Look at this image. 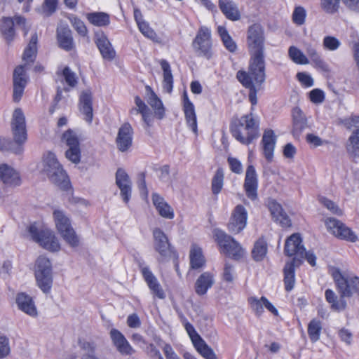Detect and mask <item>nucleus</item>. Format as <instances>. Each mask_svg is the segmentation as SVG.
Returning a JSON list of instances; mask_svg holds the SVG:
<instances>
[{"label":"nucleus","mask_w":359,"mask_h":359,"mask_svg":"<svg viewBox=\"0 0 359 359\" xmlns=\"http://www.w3.org/2000/svg\"><path fill=\"white\" fill-rule=\"evenodd\" d=\"M230 131L237 141L249 145L259 136V121L252 113L243 115L231 125Z\"/></svg>","instance_id":"obj_1"},{"label":"nucleus","mask_w":359,"mask_h":359,"mask_svg":"<svg viewBox=\"0 0 359 359\" xmlns=\"http://www.w3.org/2000/svg\"><path fill=\"white\" fill-rule=\"evenodd\" d=\"M42 171L60 189L68 190L70 188L69 179L55 154L48 151L44 154Z\"/></svg>","instance_id":"obj_2"},{"label":"nucleus","mask_w":359,"mask_h":359,"mask_svg":"<svg viewBox=\"0 0 359 359\" xmlns=\"http://www.w3.org/2000/svg\"><path fill=\"white\" fill-rule=\"evenodd\" d=\"M330 273L341 297H351L355 293L359 294V277L337 268H332Z\"/></svg>","instance_id":"obj_3"},{"label":"nucleus","mask_w":359,"mask_h":359,"mask_svg":"<svg viewBox=\"0 0 359 359\" xmlns=\"http://www.w3.org/2000/svg\"><path fill=\"white\" fill-rule=\"evenodd\" d=\"M213 237L221 253L235 260H240L245 257L246 254L245 249L238 242L223 231L219 229H215Z\"/></svg>","instance_id":"obj_4"},{"label":"nucleus","mask_w":359,"mask_h":359,"mask_svg":"<svg viewBox=\"0 0 359 359\" xmlns=\"http://www.w3.org/2000/svg\"><path fill=\"white\" fill-rule=\"evenodd\" d=\"M29 235L41 247L52 252L60 250L61 245L54 232L44 226H29Z\"/></svg>","instance_id":"obj_5"},{"label":"nucleus","mask_w":359,"mask_h":359,"mask_svg":"<svg viewBox=\"0 0 359 359\" xmlns=\"http://www.w3.org/2000/svg\"><path fill=\"white\" fill-rule=\"evenodd\" d=\"M36 285L43 293H49L53 285L52 266L50 260L43 256L37 258L34 265Z\"/></svg>","instance_id":"obj_6"},{"label":"nucleus","mask_w":359,"mask_h":359,"mask_svg":"<svg viewBox=\"0 0 359 359\" xmlns=\"http://www.w3.org/2000/svg\"><path fill=\"white\" fill-rule=\"evenodd\" d=\"M246 42L250 53H264V30L259 24H253L248 27Z\"/></svg>","instance_id":"obj_7"},{"label":"nucleus","mask_w":359,"mask_h":359,"mask_svg":"<svg viewBox=\"0 0 359 359\" xmlns=\"http://www.w3.org/2000/svg\"><path fill=\"white\" fill-rule=\"evenodd\" d=\"M211 32L206 27H201L193 41V47L198 55L209 59L212 56Z\"/></svg>","instance_id":"obj_8"},{"label":"nucleus","mask_w":359,"mask_h":359,"mask_svg":"<svg viewBox=\"0 0 359 359\" xmlns=\"http://www.w3.org/2000/svg\"><path fill=\"white\" fill-rule=\"evenodd\" d=\"M11 130L14 142L18 144H23L27 140V130L25 116L22 109L17 108L14 110L12 121Z\"/></svg>","instance_id":"obj_9"},{"label":"nucleus","mask_w":359,"mask_h":359,"mask_svg":"<svg viewBox=\"0 0 359 359\" xmlns=\"http://www.w3.org/2000/svg\"><path fill=\"white\" fill-rule=\"evenodd\" d=\"M249 72L247 73L254 83H263L265 81V62L264 53H250Z\"/></svg>","instance_id":"obj_10"},{"label":"nucleus","mask_w":359,"mask_h":359,"mask_svg":"<svg viewBox=\"0 0 359 359\" xmlns=\"http://www.w3.org/2000/svg\"><path fill=\"white\" fill-rule=\"evenodd\" d=\"M139 267L143 279L153 296L160 299H165V293L150 268L145 264H140Z\"/></svg>","instance_id":"obj_11"},{"label":"nucleus","mask_w":359,"mask_h":359,"mask_svg":"<svg viewBox=\"0 0 359 359\" xmlns=\"http://www.w3.org/2000/svg\"><path fill=\"white\" fill-rule=\"evenodd\" d=\"M304 247L302 244V238L299 233H294L290 236L285 242V252L290 257L294 256L291 262H301L304 257Z\"/></svg>","instance_id":"obj_12"},{"label":"nucleus","mask_w":359,"mask_h":359,"mask_svg":"<svg viewBox=\"0 0 359 359\" xmlns=\"http://www.w3.org/2000/svg\"><path fill=\"white\" fill-rule=\"evenodd\" d=\"M26 70L24 66H18L13 72V97L15 102H19L21 99L25 88L27 83V76L26 75Z\"/></svg>","instance_id":"obj_13"},{"label":"nucleus","mask_w":359,"mask_h":359,"mask_svg":"<svg viewBox=\"0 0 359 359\" xmlns=\"http://www.w3.org/2000/svg\"><path fill=\"white\" fill-rule=\"evenodd\" d=\"M133 135V129L129 123H125L119 128L116 138V144L120 151H127L131 147Z\"/></svg>","instance_id":"obj_14"},{"label":"nucleus","mask_w":359,"mask_h":359,"mask_svg":"<svg viewBox=\"0 0 359 359\" xmlns=\"http://www.w3.org/2000/svg\"><path fill=\"white\" fill-rule=\"evenodd\" d=\"M116 184L119 188L123 201L128 203L132 191V182L127 172L118 168L116 172Z\"/></svg>","instance_id":"obj_15"},{"label":"nucleus","mask_w":359,"mask_h":359,"mask_svg":"<svg viewBox=\"0 0 359 359\" xmlns=\"http://www.w3.org/2000/svg\"><path fill=\"white\" fill-rule=\"evenodd\" d=\"M154 248L159 254V260L163 261L170 256L171 250L165 233L158 228L154 230Z\"/></svg>","instance_id":"obj_16"},{"label":"nucleus","mask_w":359,"mask_h":359,"mask_svg":"<svg viewBox=\"0 0 359 359\" xmlns=\"http://www.w3.org/2000/svg\"><path fill=\"white\" fill-rule=\"evenodd\" d=\"M236 78L244 87L250 90L249 100L252 105H256L257 103V93L262 89V83H254L252 78L245 71H238Z\"/></svg>","instance_id":"obj_17"},{"label":"nucleus","mask_w":359,"mask_h":359,"mask_svg":"<svg viewBox=\"0 0 359 359\" xmlns=\"http://www.w3.org/2000/svg\"><path fill=\"white\" fill-rule=\"evenodd\" d=\"M276 144V135L271 129L265 130L261 141L263 155L268 162L273 158V151Z\"/></svg>","instance_id":"obj_18"},{"label":"nucleus","mask_w":359,"mask_h":359,"mask_svg":"<svg viewBox=\"0 0 359 359\" xmlns=\"http://www.w3.org/2000/svg\"><path fill=\"white\" fill-rule=\"evenodd\" d=\"M110 338L116 350L122 355H132L135 351L124 335L116 329L110 330Z\"/></svg>","instance_id":"obj_19"},{"label":"nucleus","mask_w":359,"mask_h":359,"mask_svg":"<svg viewBox=\"0 0 359 359\" xmlns=\"http://www.w3.org/2000/svg\"><path fill=\"white\" fill-rule=\"evenodd\" d=\"M16 24L25 28V19L21 16H15L13 19L11 18H3L0 25V30L7 41H11L15 35L13 26Z\"/></svg>","instance_id":"obj_20"},{"label":"nucleus","mask_w":359,"mask_h":359,"mask_svg":"<svg viewBox=\"0 0 359 359\" xmlns=\"http://www.w3.org/2000/svg\"><path fill=\"white\" fill-rule=\"evenodd\" d=\"M244 189L247 196L251 200L257 197V177L255 169L252 165H248L244 182Z\"/></svg>","instance_id":"obj_21"},{"label":"nucleus","mask_w":359,"mask_h":359,"mask_svg":"<svg viewBox=\"0 0 359 359\" xmlns=\"http://www.w3.org/2000/svg\"><path fill=\"white\" fill-rule=\"evenodd\" d=\"M15 303L18 309L25 313L31 317H36L37 316L36 307L29 295L24 292L18 293L15 297Z\"/></svg>","instance_id":"obj_22"},{"label":"nucleus","mask_w":359,"mask_h":359,"mask_svg":"<svg viewBox=\"0 0 359 359\" xmlns=\"http://www.w3.org/2000/svg\"><path fill=\"white\" fill-rule=\"evenodd\" d=\"M0 179L5 184L11 187L19 186L21 184L19 172L7 164L0 165Z\"/></svg>","instance_id":"obj_23"},{"label":"nucleus","mask_w":359,"mask_h":359,"mask_svg":"<svg viewBox=\"0 0 359 359\" xmlns=\"http://www.w3.org/2000/svg\"><path fill=\"white\" fill-rule=\"evenodd\" d=\"M215 282V274L210 271L201 273L195 283V292L198 295L202 296L207 293Z\"/></svg>","instance_id":"obj_24"},{"label":"nucleus","mask_w":359,"mask_h":359,"mask_svg":"<svg viewBox=\"0 0 359 359\" xmlns=\"http://www.w3.org/2000/svg\"><path fill=\"white\" fill-rule=\"evenodd\" d=\"M57 39L59 46L69 51L74 48L72 31L67 26H59L57 29Z\"/></svg>","instance_id":"obj_25"},{"label":"nucleus","mask_w":359,"mask_h":359,"mask_svg":"<svg viewBox=\"0 0 359 359\" xmlns=\"http://www.w3.org/2000/svg\"><path fill=\"white\" fill-rule=\"evenodd\" d=\"M351 126L355 127L348 139L346 146L348 151L353 156H359V116H354L351 119Z\"/></svg>","instance_id":"obj_26"},{"label":"nucleus","mask_w":359,"mask_h":359,"mask_svg":"<svg viewBox=\"0 0 359 359\" xmlns=\"http://www.w3.org/2000/svg\"><path fill=\"white\" fill-rule=\"evenodd\" d=\"M79 109L84 116V119L91 123L93 119L92 93L90 90H84L81 93L79 99Z\"/></svg>","instance_id":"obj_27"},{"label":"nucleus","mask_w":359,"mask_h":359,"mask_svg":"<svg viewBox=\"0 0 359 359\" xmlns=\"http://www.w3.org/2000/svg\"><path fill=\"white\" fill-rule=\"evenodd\" d=\"M58 231L65 242L71 248H76L81 245V238L72 226H59Z\"/></svg>","instance_id":"obj_28"},{"label":"nucleus","mask_w":359,"mask_h":359,"mask_svg":"<svg viewBox=\"0 0 359 359\" xmlns=\"http://www.w3.org/2000/svg\"><path fill=\"white\" fill-rule=\"evenodd\" d=\"M293 129L292 133L295 137H299L307 128L306 118L299 107H294L292 111Z\"/></svg>","instance_id":"obj_29"},{"label":"nucleus","mask_w":359,"mask_h":359,"mask_svg":"<svg viewBox=\"0 0 359 359\" xmlns=\"http://www.w3.org/2000/svg\"><path fill=\"white\" fill-rule=\"evenodd\" d=\"M219 7L222 13L230 20L240 19L241 14L237 5L232 0H219Z\"/></svg>","instance_id":"obj_30"},{"label":"nucleus","mask_w":359,"mask_h":359,"mask_svg":"<svg viewBox=\"0 0 359 359\" xmlns=\"http://www.w3.org/2000/svg\"><path fill=\"white\" fill-rule=\"evenodd\" d=\"M147 101L154 110L155 116L158 119H162L165 114V109L161 100L149 86L146 87Z\"/></svg>","instance_id":"obj_31"},{"label":"nucleus","mask_w":359,"mask_h":359,"mask_svg":"<svg viewBox=\"0 0 359 359\" xmlns=\"http://www.w3.org/2000/svg\"><path fill=\"white\" fill-rule=\"evenodd\" d=\"M327 231L334 236L351 242L356 241L355 233L348 226H327Z\"/></svg>","instance_id":"obj_32"},{"label":"nucleus","mask_w":359,"mask_h":359,"mask_svg":"<svg viewBox=\"0 0 359 359\" xmlns=\"http://www.w3.org/2000/svg\"><path fill=\"white\" fill-rule=\"evenodd\" d=\"M268 207L275 222L280 224H288L290 222L288 217L278 203L274 199H269Z\"/></svg>","instance_id":"obj_33"},{"label":"nucleus","mask_w":359,"mask_h":359,"mask_svg":"<svg viewBox=\"0 0 359 359\" xmlns=\"http://www.w3.org/2000/svg\"><path fill=\"white\" fill-rule=\"evenodd\" d=\"M184 112L188 126L195 134H197V119L194 106L187 97L184 100Z\"/></svg>","instance_id":"obj_34"},{"label":"nucleus","mask_w":359,"mask_h":359,"mask_svg":"<svg viewBox=\"0 0 359 359\" xmlns=\"http://www.w3.org/2000/svg\"><path fill=\"white\" fill-rule=\"evenodd\" d=\"M152 202L161 216L169 219L174 217L172 208L165 201L164 198L157 193L152 194Z\"/></svg>","instance_id":"obj_35"},{"label":"nucleus","mask_w":359,"mask_h":359,"mask_svg":"<svg viewBox=\"0 0 359 359\" xmlns=\"http://www.w3.org/2000/svg\"><path fill=\"white\" fill-rule=\"evenodd\" d=\"M189 259L191 268L194 269H201L205 264L202 248L196 244H192L191 246Z\"/></svg>","instance_id":"obj_36"},{"label":"nucleus","mask_w":359,"mask_h":359,"mask_svg":"<svg viewBox=\"0 0 359 359\" xmlns=\"http://www.w3.org/2000/svg\"><path fill=\"white\" fill-rule=\"evenodd\" d=\"M95 43L104 60L111 61L115 57L116 52L105 36L97 38Z\"/></svg>","instance_id":"obj_37"},{"label":"nucleus","mask_w":359,"mask_h":359,"mask_svg":"<svg viewBox=\"0 0 359 359\" xmlns=\"http://www.w3.org/2000/svg\"><path fill=\"white\" fill-rule=\"evenodd\" d=\"M306 52L310 58L309 61H311L314 67L323 71H328L327 64L323 60L320 54L313 45L307 44L306 46Z\"/></svg>","instance_id":"obj_38"},{"label":"nucleus","mask_w":359,"mask_h":359,"mask_svg":"<svg viewBox=\"0 0 359 359\" xmlns=\"http://www.w3.org/2000/svg\"><path fill=\"white\" fill-rule=\"evenodd\" d=\"M159 64L163 70V88L167 93H170L173 87V76L171 72V67L168 62L165 60H161Z\"/></svg>","instance_id":"obj_39"},{"label":"nucleus","mask_w":359,"mask_h":359,"mask_svg":"<svg viewBox=\"0 0 359 359\" xmlns=\"http://www.w3.org/2000/svg\"><path fill=\"white\" fill-rule=\"evenodd\" d=\"M36 44L37 36L36 34H34L32 36V38L22 55V61L24 62V65L22 66L25 67L26 65H30L34 61L37 51Z\"/></svg>","instance_id":"obj_40"},{"label":"nucleus","mask_w":359,"mask_h":359,"mask_svg":"<svg viewBox=\"0 0 359 359\" xmlns=\"http://www.w3.org/2000/svg\"><path fill=\"white\" fill-rule=\"evenodd\" d=\"M294 264L295 262H288L284 267V284L287 292L291 291L295 284Z\"/></svg>","instance_id":"obj_41"},{"label":"nucleus","mask_w":359,"mask_h":359,"mask_svg":"<svg viewBox=\"0 0 359 359\" xmlns=\"http://www.w3.org/2000/svg\"><path fill=\"white\" fill-rule=\"evenodd\" d=\"M325 295L327 302L330 304L332 309L341 311L346 309V302L344 299L345 297H341L338 299L335 293L330 289L325 290Z\"/></svg>","instance_id":"obj_42"},{"label":"nucleus","mask_w":359,"mask_h":359,"mask_svg":"<svg viewBox=\"0 0 359 359\" xmlns=\"http://www.w3.org/2000/svg\"><path fill=\"white\" fill-rule=\"evenodd\" d=\"M88 20L97 27L107 26L110 23L109 15L103 12H93L87 15Z\"/></svg>","instance_id":"obj_43"},{"label":"nucleus","mask_w":359,"mask_h":359,"mask_svg":"<svg viewBox=\"0 0 359 359\" xmlns=\"http://www.w3.org/2000/svg\"><path fill=\"white\" fill-rule=\"evenodd\" d=\"M267 253V244L263 238L258 239L252 250V256L254 260L259 262L264 259Z\"/></svg>","instance_id":"obj_44"},{"label":"nucleus","mask_w":359,"mask_h":359,"mask_svg":"<svg viewBox=\"0 0 359 359\" xmlns=\"http://www.w3.org/2000/svg\"><path fill=\"white\" fill-rule=\"evenodd\" d=\"M288 55L290 60L297 65H308L310 63L309 59L297 47L292 46L288 49Z\"/></svg>","instance_id":"obj_45"},{"label":"nucleus","mask_w":359,"mask_h":359,"mask_svg":"<svg viewBox=\"0 0 359 359\" xmlns=\"http://www.w3.org/2000/svg\"><path fill=\"white\" fill-rule=\"evenodd\" d=\"M342 0H320L321 11L327 15H334L339 11Z\"/></svg>","instance_id":"obj_46"},{"label":"nucleus","mask_w":359,"mask_h":359,"mask_svg":"<svg viewBox=\"0 0 359 359\" xmlns=\"http://www.w3.org/2000/svg\"><path fill=\"white\" fill-rule=\"evenodd\" d=\"M217 32L219 35L221 37V39L223 42L225 48L230 52L233 53L236 51L237 48V46L235 41L232 39L231 36L229 34L228 32L225 29V27L222 26H219L217 27Z\"/></svg>","instance_id":"obj_47"},{"label":"nucleus","mask_w":359,"mask_h":359,"mask_svg":"<svg viewBox=\"0 0 359 359\" xmlns=\"http://www.w3.org/2000/svg\"><path fill=\"white\" fill-rule=\"evenodd\" d=\"M194 346L205 359H217V356L214 351L203 339L194 344Z\"/></svg>","instance_id":"obj_48"},{"label":"nucleus","mask_w":359,"mask_h":359,"mask_svg":"<svg viewBox=\"0 0 359 359\" xmlns=\"http://www.w3.org/2000/svg\"><path fill=\"white\" fill-rule=\"evenodd\" d=\"M322 325L320 320L313 319L308 325V334L311 341L316 342L320 339Z\"/></svg>","instance_id":"obj_49"},{"label":"nucleus","mask_w":359,"mask_h":359,"mask_svg":"<svg viewBox=\"0 0 359 359\" xmlns=\"http://www.w3.org/2000/svg\"><path fill=\"white\" fill-rule=\"evenodd\" d=\"M224 184V171L218 168L212 180V191L213 194L217 195L222 190Z\"/></svg>","instance_id":"obj_50"},{"label":"nucleus","mask_w":359,"mask_h":359,"mask_svg":"<svg viewBox=\"0 0 359 359\" xmlns=\"http://www.w3.org/2000/svg\"><path fill=\"white\" fill-rule=\"evenodd\" d=\"M0 150H9L15 154H20L23 152L24 149L22 144L13 143L8 140L0 137Z\"/></svg>","instance_id":"obj_51"},{"label":"nucleus","mask_w":359,"mask_h":359,"mask_svg":"<svg viewBox=\"0 0 359 359\" xmlns=\"http://www.w3.org/2000/svg\"><path fill=\"white\" fill-rule=\"evenodd\" d=\"M248 218V212L245 208L238 205H237L233 213V219L236 224H245Z\"/></svg>","instance_id":"obj_52"},{"label":"nucleus","mask_w":359,"mask_h":359,"mask_svg":"<svg viewBox=\"0 0 359 359\" xmlns=\"http://www.w3.org/2000/svg\"><path fill=\"white\" fill-rule=\"evenodd\" d=\"M341 46V41L332 36H325L323 39V47L330 51L337 50Z\"/></svg>","instance_id":"obj_53"},{"label":"nucleus","mask_w":359,"mask_h":359,"mask_svg":"<svg viewBox=\"0 0 359 359\" xmlns=\"http://www.w3.org/2000/svg\"><path fill=\"white\" fill-rule=\"evenodd\" d=\"M62 140L68 147L80 146L76 134L72 130H68L64 133Z\"/></svg>","instance_id":"obj_54"},{"label":"nucleus","mask_w":359,"mask_h":359,"mask_svg":"<svg viewBox=\"0 0 359 359\" xmlns=\"http://www.w3.org/2000/svg\"><path fill=\"white\" fill-rule=\"evenodd\" d=\"M306 17V11L302 6H297L292 13V21L297 25H302L305 22Z\"/></svg>","instance_id":"obj_55"},{"label":"nucleus","mask_w":359,"mask_h":359,"mask_svg":"<svg viewBox=\"0 0 359 359\" xmlns=\"http://www.w3.org/2000/svg\"><path fill=\"white\" fill-rule=\"evenodd\" d=\"M248 302L251 309L256 313V314L261 315L264 312L265 297H262L260 299H258L257 297H252L248 299Z\"/></svg>","instance_id":"obj_56"},{"label":"nucleus","mask_w":359,"mask_h":359,"mask_svg":"<svg viewBox=\"0 0 359 359\" xmlns=\"http://www.w3.org/2000/svg\"><path fill=\"white\" fill-rule=\"evenodd\" d=\"M236 278V273L233 265L226 263L224 264L222 278L227 283H233Z\"/></svg>","instance_id":"obj_57"},{"label":"nucleus","mask_w":359,"mask_h":359,"mask_svg":"<svg viewBox=\"0 0 359 359\" xmlns=\"http://www.w3.org/2000/svg\"><path fill=\"white\" fill-rule=\"evenodd\" d=\"M138 29L140 32L147 38L152 40V41H156L157 40V35L156 32L154 31V29L150 27L148 22L146 21L143 22H140L138 25Z\"/></svg>","instance_id":"obj_58"},{"label":"nucleus","mask_w":359,"mask_h":359,"mask_svg":"<svg viewBox=\"0 0 359 359\" xmlns=\"http://www.w3.org/2000/svg\"><path fill=\"white\" fill-rule=\"evenodd\" d=\"M69 20L71 24L72 25L73 27L80 35L84 36L87 34V28L82 20H81L74 15L69 16Z\"/></svg>","instance_id":"obj_59"},{"label":"nucleus","mask_w":359,"mask_h":359,"mask_svg":"<svg viewBox=\"0 0 359 359\" xmlns=\"http://www.w3.org/2000/svg\"><path fill=\"white\" fill-rule=\"evenodd\" d=\"M65 156L69 161H70L73 163H79L81 161L80 146L69 147V149L65 152Z\"/></svg>","instance_id":"obj_60"},{"label":"nucleus","mask_w":359,"mask_h":359,"mask_svg":"<svg viewBox=\"0 0 359 359\" xmlns=\"http://www.w3.org/2000/svg\"><path fill=\"white\" fill-rule=\"evenodd\" d=\"M318 201L323 206H325L327 210H330L332 213L337 215H342V210L331 200L324 196H320L318 198Z\"/></svg>","instance_id":"obj_61"},{"label":"nucleus","mask_w":359,"mask_h":359,"mask_svg":"<svg viewBox=\"0 0 359 359\" xmlns=\"http://www.w3.org/2000/svg\"><path fill=\"white\" fill-rule=\"evenodd\" d=\"M139 107L143 121L147 126H151L153 123V116L149 108L145 103H141L140 102H139Z\"/></svg>","instance_id":"obj_62"},{"label":"nucleus","mask_w":359,"mask_h":359,"mask_svg":"<svg viewBox=\"0 0 359 359\" xmlns=\"http://www.w3.org/2000/svg\"><path fill=\"white\" fill-rule=\"evenodd\" d=\"M53 216L56 224H69L71 222L68 215L62 210L55 209Z\"/></svg>","instance_id":"obj_63"},{"label":"nucleus","mask_w":359,"mask_h":359,"mask_svg":"<svg viewBox=\"0 0 359 359\" xmlns=\"http://www.w3.org/2000/svg\"><path fill=\"white\" fill-rule=\"evenodd\" d=\"M61 76L70 87H74L77 83L75 74L67 67L64 68Z\"/></svg>","instance_id":"obj_64"}]
</instances>
